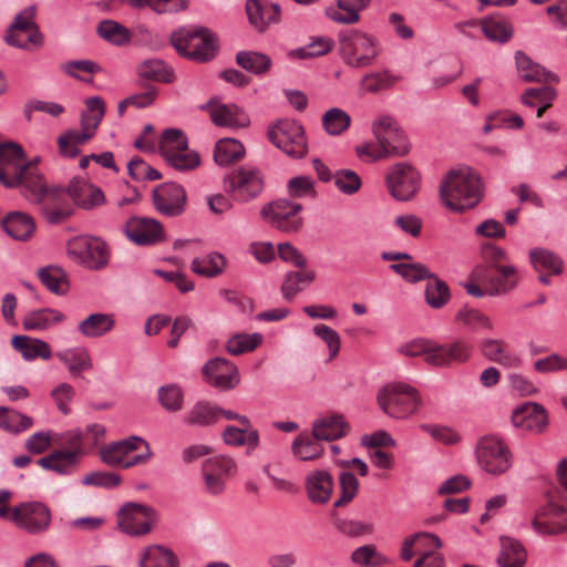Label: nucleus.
Returning a JSON list of instances; mask_svg holds the SVG:
<instances>
[{
	"label": "nucleus",
	"instance_id": "nucleus-9",
	"mask_svg": "<svg viewBox=\"0 0 567 567\" xmlns=\"http://www.w3.org/2000/svg\"><path fill=\"white\" fill-rule=\"evenodd\" d=\"M35 6H29L19 12L4 34L7 44L27 51L43 47L44 38L35 23Z\"/></svg>",
	"mask_w": 567,
	"mask_h": 567
},
{
	"label": "nucleus",
	"instance_id": "nucleus-22",
	"mask_svg": "<svg viewBox=\"0 0 567 567\" xmlns=\"http://www.w3.org/2000/svg\"><path fill=\"white\" fill-rule=\"evenodd\" d=\"M205 381L219 390H230L239 383L237 367L224 358H213L203 367Z\"/></svg>",
	"mask_w": 567,
	"mask_h": 567
},
{
	"label": "nucleus",
	"instance_id": "nucleus-21",
	"mask_svg": "<svg viewBox=\"0 0 567 567\" xmlns=\"http://www.w3.org/2000/svg\"><path fill=\"white\" fill-rule=\"evenodd\" d=\"M42 177L37 161L23 159L21 163L0 167V183L8 188L19 187L24 197L32 189V183L38 184Z\"/></svg>",
	"mask_w": 567,
	"mask_h": 567
},
{
	"label": "nucleus",
	"instance_id": "nucleus-6",
	"mask_svg": "<svg viewBox=\"0 0 567 567\" xmlns=\"http://www.w3.org/2000/svg\"><path fill=\"white\" fill-rule=\"evenodd\" d=\"M25 198L38 207L39 213L51 225L61 224L73 215V208L62 190L49 188L42 177Z\"/></svg>",
	"mask_w": 567,
	"mask_h": 567
},
{
	"label": "nucleus",
	"instance_id": "nucleus-36",
	"mask_svg": "<svg viewBox=\"0 0 567 567\" xmlns=\"http://www.w3.org/2000/svg\"><path fill=\"white\" fill-rule=\"evenodd\" d=\"M79 458L76 452L68 450H55L48 456L38 460V464L48 471H53L60 475H68L75 471Z\"/></svg>",
	"mask_w": 567,
	"mask_h": 567
},
{
	"label": "nucleus",
	"instance_id": "nucleus-48",
	"mask_svg": "<svg viewBox=\"0 0 567 567\" xmlns=\"http://www.w3.org/2000/svg\"><path fill=\"white\" fill-rule=\"evenodd\" d=\"M137 72L141 78L156 82L172 83L175 80L173 68L158 59L144 61L138 65Z\"/></svg>",
	"mask_w": 567,
	"mask_h": 567
},
{
	"label": "nucleus",
	"instance_id": "nucleus-38",
	"mask_svg": "<svg viewBox=\"0 0 567 567\" xmlns=\"http://www.w3.org/2000/svg\"><path fill=\"white\" fill-rule=\"evenodd\" d=\"M96 33L114 47H125L132 43L131 30L115 20L106 19L99 22Z\"/></svg>",
	"mask_w": 567,
	"mask_h": 567
},
{
	"label": "nucleus",
	"instance_id": "nucleus-37",
	"mask_svg": "<svg viewBox=\"0 0 567 567\" xmlns=\"http://www.w3.org/2000/svg\"><path fill=\"white\" fill-rule=\"evenodd\" d=\"M338 8L327 9V16L334 22L353 24L360 20L359 11L369 6L371 0H336Z\"/></svg>",
	"mask_w": 567,
	"mask_h": 567
},
{
	"label": "nucleus",
	"instance_id": "nucleus-33",
	"mask_svg": "<svg viewBox=\"0 0 567 567\" xmlns=\"http://www.w3.org/2000/svg\"><path fill=\"white\" fill-rule=\"evenodd\" d=\"M481 353L489 361L505 368H517L520 364L518 355L505 350V342L501 339L487 338L480 344Z\"/></svg>",
	"mask_w": 567,
	"mask_h": 567
},
{
	"label": "nucleus",
	"instance_id": "nucleus-60",
	"mask_svg": "<svg viewBox=\"0 0 567 567\" xmlns=\"http://www.w3.org/2000/svg\"><path fill=\"white\" fill-rule=\"evenodd\" d=\"M40 281L53 293L64 295L69 289L65 272L53 266L43 267L39 270Z\"/></svg>",
	"mask_w": 567,
	"mask_h": 567
},
{
	"label": "nucleus",
	"instance_id": "nucleus-42",
	"mask_svg": "<svg viewBox=\"0 0 567 567\" xmlns=\"http://www.w3.org/2000/svg\"><path fill=\"white\" fill-rule=\"evenodd\" d=\"M556 97V91L550 86V84H546L540 87H529L525 90L522 94V103L534 107L536 102L539 103V107L537 109L536 116L540 118L544 113L553 105V102Z\"/></svg>",
	"mask_w": 567,
	"mask_h": 567
},
{
	"label": "nucleus",
	"instance_id": "nucleus-46",
	"mask_svg": "<svg viewBox=\"0 0 567 567\" xmlns=\"http://www.w3.org/2000/svg\"><path fill=\"white\" fill-rule=\"evenodd\" d=\"M320 441L313 434L301 433L292 442V453L301 461L317 460L323 453Z\"/></svg>",
	"mask_w": 567,
	"mask_h": 567
},
{
	"label": "nucleus",
	"instance_id": "nucleus-58",
	"mask_svg": "<svg viewBox=\"0 0 567 567\" xmlns=\"http://www.w3.org/2000/svg\"><path fill=\"white\" fill-rule=\"evenodd\" d=\"M334 47V41L329 37H315L311 41L289 52V56L296 59L318 58L329 53Z\"/></svg>",
	"mask_w": 567,
	"mask_h": 567
},
{
	"label": "nucleus",
	"instance_id": "nucleus-30",
	"mask_svg": "<svg viewBox=\"0 0 567 567\" xmlns=\"http://www.w3.org/2000/svg\"><path fill=\"white\" fill-rule=\"evenodd\" d=\"M140 443H145V440L135 435L113 442L101 449V460L110 466H121L128 454L138 449Z\"/></svg>",
	"mask_w": 567,
	"mask_h": 567
},
{
	"label": "nucleus",
	"instance_id": "nucleus-55",
	"mask_svg": "<svg viewBox=\"0 0 567 567\" xmlns=\"http://www.w3.org/2000/svg\"><path fill=\"white\" fill-rule=\"evenodd\" d=\"M262 339V334L259 332L237 333L227 340L226 350L230 355L251 352L261 344Z\"/></svg>",
	"mask_w": 567,
	"mask_h": 567
},
{
	"label": "nucleus",
	"instance_id": "nucleus-63",
	"mask_svg": "<svg viewBox=\"0 0 567 567\" xmlns=\"http://www.w3.org/2000/svg\"><path fill=\"white\" fill-rule=\"evenodd\" d=\"M208 468L212 470V475L227 480L236 473L237 466L233 458L225 455H217L205 461L203 464V473H208Z\"/></svg>",
	"mask_w": 567,
	"mask_h": 567
},
{
	"label": "nucleus",
	"instance_id": "nucleus-28",
	"mask_svg": "<svg viewBox=\"0 0 567 567\" xmlns=\"http://www.w3.org/2000/svg\"><path fill=\"white\" fill-rule=\"evenodd\" d=\"M305 488L311 503L326 504L330 501L333 492V478L324 470L311 471L306 476Z\"/></svg>",
	"mask_w": 567,
	"mask_h": 567
},
{
	"label": "nucleus",
	"instance_id": "nucleus-12",
	"mask_svg": "<svg viewBox=\"0 0 567 567\" xmlns=\"http://www.w3.org/2000/svg\"><path fill=\"white\" fill-rule=\"evenodd\" d=\"M475 454L481 468L491 475L504 474L512 466V453L497 436L486 435L480 439Z\"/></svg>",
	"mask_w": 567,
	"mask_h": 567
},
{
	"label": "nucleus",
	"instance_id": "nucleus-61",
	"mask_svg": "<svg viewBox=\"0 0 567 567\" xmlns=\"http://www.w3.org/2000/svg\"><path fill=\"white\" fill-rule=\"evenodd\" d=\"M390 269L411 284L429 279L433 274L425 265L421 262H413L412 260L409 262L392 264L390 265Z\"/></svg>",
	"mask_w": 567,
	"mask_h": 567
},
{
	"label": "nucleus",
	"instance_id": "nucleus-13",
	"mask_svg": "<svg viewBox=\"0 0 567 567\" xmlns=\"http://www.w3.org/2000/svg\"><path fill=\"white\" fill-rule=\"evenodd\" d=\"M385 184L393 198L408 202L419 192L421 176L416 168L410 163L400 162L388 169Z\"/></svg>",
	"mask_w": 567,
	"mask_h": 567
},
{
	"label": "nucleus",
	"instance_id": "nucleus-56",
	"mask_svg": "<svg viewBox=\"0 0 567 567\" xmlns=\"http://www.w3.org/2000/svg\"><path fill=\"white\" fill-rule=\"evenodd\" d=\"M315 280V272L308 271H290L286 275L281 285V292L285 299L291 300L298 292L303 290Z\"/></svg>",
	"mask_w": 567,
	"mask_h": 567
},
{
	"label": "nucleus",
	"instance_id": "nucleus-14",
	"mask_svg": "<svg viewBox=\"0 0 567 567\" xmlns=\"http://www.w3.org/2000/svg\"><path fill=\"white\" fill-rule=\"evenodd\" d=\"M301 209L300 204L279 198L266 204L260 214L274 228L286 233H295L302 226V218L299 215Z\"/></svg>",
	"mask_w": 567,
	"mask_h": 567
},
{
	"label": "nucleus",
	"instance_id": "nucleus-20",
	"mask_svg": "<svg viewBox=\"0 0 567 567\" xmlns=\"http://www.w3.org/2000/svg\"><path fill=\"white\" fill-rule=\"evenodd\" d=\"M126 237L138 246H154L165 240L161 221L151 217L133 216L123 226Z\"/></svg>",
	"mask_w": 567,
	"mask_h": 567
},
{
	"label": "nucleus",
	"instance_id": "nucleus-19",
	"mask_svg": "<svg viewBox=\"0 0 567 567\" xmlns=\"http://www.w3.org/2000/svg\"><path fill=\"white\" fill-rule=\"evenodd\" d=\"M11 520L31 534H39L48 529L51 512L40 502L21 503L12 508Z\"/></svg>",
	"mask_w": 567,
	"mask_h": 567
},
{
	"label": "nucleus",
	"instance_id": "nucleus-18",
	"mask_svg": "<svg viewBox=\"0 0 567 567\" xmlns=\"http://www.w3.org/2000/svg\"><path fill=\"white\" fill-rule=\"evenodd\" d=\"M156 519L155 511L137 503L125 504L117 515V524L122 532L131 536L145 535Z\"/></svg>",
	"mask_w": 567,
	"mask_h": 567
},
{
	"label": "nucleus",
	"instance_id": "nucleus-16",
	"mask_svg": "<svg viewBox=\"0 0 567 567\" xmlns=\"http://www.w3.org/2000/svg\"><path fill=\"white\" fill-rule=\"evenodd\" d=\"M69 252L76 256L82 265L100 270L109 262V247L97 237H79L70 241Z\"/></svg>",
	"mask_w": 567,
	"mask_h": 567
},
{
	"label": "nucleus",
	"instance_id": "nucleus-15",
	"mask_svg": "<svg viewBox=\"0 0 567 567\" xmlns=\"http://www.w3.org/2000/svg\"><path fill=\"white\" fill-rule=\"evenodd\" d=\"M372 132L379 144L396 157L410 152V144L399 123L390 115H380L372 123Z\"/></svg>",
	"mask_w": 567,
	"mask_h": 567
},
{
	"label": "nucleus",
	"instance_id": "nucleus-17",
	"mask_svg": "<svg viewBox=\"0 0 567 567\" xmlns=\"http://www.w3.org/2000/svg\"><path fill=\"white\" fill-rule=\"evenodd\" d=\"M155 209L163 216H181L187 206V194L177 183H163L154 188L152 194Z\"/></svg>",
	"mask_w": 567,
	"mask_h": 567
},
{
	"label": "nucleus",
	"instance_id": "nucleus-7",
	"mask_svg": "<svg viewBox=\"0 0 567 567\" xmlns=\"http://www.w3.org/2000/svg\"><path fill=\"white\" fill-rule=\"evenodd\" d=\"M159 153L166 164L178 172L193 171L200 165L199 154L188 147L187 136L178 128L162 133Z\"/></svg>",
	"mask_w": 567,
	"mask_h": 567
},
{
	"label": "nucleus",
	"instance_id": "nucleus-34",
	"mask_svg": "<svg viewBox=\"0 0 567 567\" xmlns=\"http://www.w3.org/2000/svg\"><path fill=\"white\" fill-rule=\"evenodd\" d=\"M11 343L13 349L20 352L22 358L27 361H31L37 358L48 360L52 355L49 343L40 339L19 334L12 338Z\"/></svg>",
	"mask_w": 567,
	"mask_h": 567
},
{
	"label": "nucleus",
	"instance_id": "nucleus-59",
	"mask_svg": "<svg viewBox=\"0 0 567 567\" xmlns=\"http://www.w3.org/2000/svg\"><path fill=\"white\" fill-rule=\"evenodd\" d=\"M482 31L488 40L505 43L513 35V25L506 19L489 18L482 21Z\"/></svg>",
	"mask_w": 567,
	"mask_h": 567
},
{
	"label": "nucleus",
	"instance_id": "nucleus-41",
	"mask_svg": "<svg viewBox=\"0 0 567 567\" xmlns=\"http://www.w3.org/2000/svg\"><path fill=\"white\" fill-rule=\"evenodd\" d=\"M64 315L55 309L45 308L27 313L22 320L24 330H44L63 321Z\"/></svg>",
	"mask_w": 567,
	"mask_h": 567
},
{
	"label": "nucleus",
	"instance_id": "nucleus-4",
	"mask_svg": "<svg viewBox=\"0 0 567 567\" xmlns=\"http://www.w3.org/2000/svg\"><path fill=\"white\" fill-rule=\"evenodd\" d=\"M338 42L342 61L353 69H365L373 65L380 54L378 40L357 29L340 31Z\"/></svg>",
	"mask_w": 567,
	"mask_h": 567
},
{
	"label": "nucleus",
	"instance_id": "nucleus-51",
	"mask_svg": "<svg viewBox=\"0 0 567 567\" xmlns=\"http://www.w3.org/2000/svg\"><path fill=\"white\" fill-rule=\"evenodd\" d=\"M33 425L30 416L13 409L0 406V429L6 432L18 434L27 431Z\"/></svg>",
	"mask_w": 567,
	"mask_h": 567
},
{
	"label": "nucleus",
	"instance_id": "nucleus-2",
	"mask_svg": "<svg viewBox=\"0 0 567 567\" xmlns=\"http://www.w3.org/2000/svg\"><path fill=\"white\" fill-rule=\"evenodd\" d=\"M399 351L406 357H423L427 364L443 368L465 362L470 358L471 346L463 340L441 344L430 339H416L401 346Z\"/></svg>",
	"mask_w": 567,
	"mask_h": 567
},
{
	"label": "nucleus",
	"instance_id": "nucleus-3",
	"mask_svg": "<svg viewBox=\"0 0 567 567\" xmlns=\"http://www.w3.org/2000/svg\"><path fill=\"white\" fill-rule=\"evenodd\" d=\"M380 409L390 417L405 420L416 414L423 405L420 392L404 382L382 386L377 395Z\"/></svg>",
	"mask_w": 567,
	"mask_h": 567
},
{
	"label": "nucleus",
	"instance_id": "nucleus-39",
	"mask_svg": "<svg viewBox=\"0 0 567 567\" xmlns=\"http://www.w3.org/2000/svg\"><path fill=\"white\" fill-rule=\"evenodd\" d=\"M245 147L236 138L225 137L217 141L214 148V161L219 166H228L244 158Z\"/></svg>",
	"mask_w": 567,
	"mask_h": 567
},
{
	"label": "nucleus",
	"instance_id": "nucleus-1",
	"mask_svg": "<svg viewBox=\"0 0 567 567\" xmlns=\"http://www.w3.org/2000/svg\"><path fill=\"white\" fill-rule=\"evenodd\" d=\"M440 196L444 205L453 212L473 208L483 198L481 177L470 167L452 169L441 182Z\"/></svg>",
	"mask_w": 567,
	"mask_h": 567
},
{
	"label": "nucleus",
	"instance_id": "nucleus-5",
	"mask_svg": "<svg viewBox=\"0 0 567 567\" xmlns=\"http://www.w3.org/2000/svg\"><path fill=\"white\" fill-rule=\"evenodd\" d=\"M169 42L179 55L198 62L212 60L217 51L215 35L205 27H181L171 33Z\"/></svg>",
	"mask_w": 567,
	"mask_h": 567
},
{
	"label": "nucleus",
	"instance_id": "nucleus-49",
	"mask_svg": "<svg viewBox=\"0 0 567 567\" xmlns=\"http://www.w3.org/2000/svg\"><path fill=\"white\" fill-rule=\"evenodd\" d=\"M425 300L433 309H441L451 300V291L447 284L435 274H432V277L427 279Z\"/></svg>",
	"mask_w": 567,
	"mask_h": 567
},
{
	"label": "nucleus",
	"instance_id": "nucleus-35",
	"mask_svg": "<svg viewBox=\"0 0 567 567\" xmlns=\"http://www.w3.org/2000/svg\"><path fill=\"white\" fill-rule=\"evenodd\" d=\"M219 419L220 411L217 405L199 401L189 409L183 421L189 426L206 427L217 423Z\"/></svg>",
	"mask_w": 567,
	"mask_h": 567
},
{
	"label": "nucleus",
	"instance_id": "nucleus-29",
	"mask_svg": "<svg viewBox=\"0 0 567 567\" xmlns=\"http://www.w3.org/2000/svg\"><path fill=\"white\" fill-rule=\"evenodd\" d=\"M515 62L517 73L524 82H537L545 84H554L558 82V76L555 73L546 71L545 68L534 62L523 51H517L515 53Z\"/></svg>",
	"mask_w": 567,
	"mask_h": 567
},
{
	"label": "nucleus",
	"instance_id": "nucleus-50",
	"mask_svg": "<svg viewBox=\"0 0 567 567\" xmlns=\"http://www.w3.org/2000/svg\"><path fill=\"white\" fill-rule=\"evenodd\" d=\"M398 81L399 78L389 71L368 73L360 81V93H379L391 89Z\"/></svg>",
	"mask_w": 567,
	"mask_h": 567
},
{
	"label": "nucleus",
	"instance_id": "nucleus-52",
	"mask_svg": "<svg viewBox=\"0 0 567 567\" xmlns=\"http://www.w3.org/2000/svg\"><path fill=\"white\" fill-rule=\"evenodd\" d=\"M529 258L533 267L537 271L548 270L554 275L563 271L564 262L560 257L544 248H534L529 251Z\"/></svg>",
	"mask_w": 567,
	"mask_h": 567
},
{
	"label": "nucleus",
	"instance_id": "nucleus-53",
	"mask_svg": "<svg viewBox=\"0 0 567 567\" xmlns=\"http://www.w3.org/2000/svg\"><path fill=\"white\" fill-rule=\"evenodd\" d=\"M58 358L68 367L73 377L92 368V359L87 350L82 348L60 352L58 353Z\"/></svg>",
	"mask_w": 567,
	"mask_h": 567
},
{
	"label": "nucleus",
	"instance_id": "nucleus-11",
	"mask_svg": "<svg viewBox=\"0 0 567 567\" xmlns=\"http://www.w3.org/2000/svg\"><path fill=\"white\" fill-rule=\"evenodd\" d=\"M481 255L484 262L498 272V279H493L489 296L503 295L513 290L518 284L517 269L505 264L507 261L506 251L494 244H484L481 248Z\"/></svg>",
	"mask_w": 567,
	"mask_h": 567
},
{
	"label": "nucleus",
	"instance_id": "nucleus-64",
	"mask_svg": "<svg viewBox=\"0 0 567 567\" xmlns=\"http://www.w3.org/2000/svg\"><path fill=\"white\" fill-rule=\"evenodd\" d=\"M158 400L164 409L176 412L183 406L184 393L179 385L167 384L158 389Z\"/></svg>",
	"mask_w": 567,
	"mask_h": 567
},
{
	"label": "nucleus",
	"instance_id": "nucleus-45",
	"mask_svg": "<svg viewBox=\"0 0 567 567\" xmlns=\"http://www.w3.org/2000/svg\"><path fill=\"white\" fill-rule=\"evenodd\" d=\"M502 549L497 563L502 567H523L526 563V551L520 543L509 537L501 538Z\"/></svg>",
	"mask_w": 567,
	"mask_h": 567
},
{
	"label": "nucleus",
	"instance_id": "nucleus-54",
	"mask_svg": "<svg viewBox=\"0 0 567 567\" xmlns=\"http://www.w3.org/2000/svg\"><path fill=\"white\" fill-rule=\"evenodd\" d=\"M226 266L225 257L219 252H212L204 258L192 261V270L200 276L213 278L220 275Z\"/></svg>",
	"mask_w": 567,
	"mask_h": 567
},
{
	"label": "nucleus",
	"instance_id": "nucleus-24",
	"mask_svg": "<svg viewBox=\"0 0 567 567\" xmlns=\"http://www.w3.org/2000/svg\"><path fill=\"white\" fill-rule=\"evenodd\" d=\"M532 525L538 534H563L567 530V509L550 502L537 512Z\"/></svg>",
	"mask_w": 567,
	"mask_h": 567
},
{
	"label": "nucleus",
	"instance_id": "nucleus-23",
	"mask_svg": "<svg viewBox=\"0 0 567 567\" xmlns=\"http://www.w3.org/2000/svg\"><path fill=\"white\" fill-rule=\"evenodd\" d=\"M65 193L72 198L75 206L84 210L97 209L106 203L101 187L80 177L71 179Z\"/></svg>",
	"mask_w": 567,
	"mask_h": 567
},
{
	"label": "nucleus",
	"instance_id": "nucleus-25",
	"mask_svg": "<svg viewBox=\"0 0 567 567\" xmlns=\"http://www.w3.org/2000/svg\"><path fill=\"white\" fill-rule=\"evenodd\" d=\"M512 423L515 427L539 434L548 426V415L543 405L525 403L513 411Z\"/></svg>",
	"mask_w": 567,
	"mask_h": 567
},
{
	"label": "nucleus",
	"instance_id": "nucleus-10",
	"mask_svg": "<svg viewBox=\"0 0 567 567\" xmlns=\"http://www.w3.org/2000/svg\"><path fill=\"white\" fill-rule=\"evenodd\" d=\"M269 141L287 155L301 158L308 152L303 126L296 120H280L268 130Z\"/></svg>",
	"mask_w": 567,
	"mask_h": 567
},
{
	"label": "nucleus",
	"instance_id": "nucleus-31",
	"mask_svg": "<svg viewBox=\"0 0 567 567\" xmlns=\"http://www.w3.org/2000/svg\"><path fill=\"white\" fill-rule=\"evenodd\" d=\"M348 429L344 417L333 414L317 419L312 424V434L321 441H334L343 437Z\"/></svg>",
	"mask_w": 567,
	"mask_h": 567
},
{
	"label": "nucleus",
	"instance_id": "nucleus-27",
	"mask_svg": "<svg viewBox=\"0 0 567 567\" xmlns=\"http://www.w3.org/2000/svg\"><path fill=\"white\" fill-rule=\"evenodd\" d=\"M204 109L209 110L210 118L217 126L244 128L250 124L248 114L235 104H215L210 100Z\"/></svg>",
	"mask_w": 567,
	"mask_h": 567
},
{
	"label": "nucleus",
	"instance_id": "nucleus-43",
	"mask_svg": "<svg viewBox=\"0 0 567 567\" xmlns=\"http://www.w3.org/2000/svg\"><path fill=\"white\" fill-rule=\"evenodd\" d=\"M236 63L255 75H262L271 69L272 60L266 53L247 50L236 54Z\"/></svg>",
	"mask_w": 567,
	"mask_h": 567
},
{
	"label": "nucleus",
	"instance_id": "nucleus-47",
	"mask_svg": "<svg viewBox=\"0 0 567 567\" xmlns=\"http://www.w3.org/2000/svg\"><path fill=\"white\" fill-rule=\"evenodd\" d=\"M87 112L81 115V130L92 137L102 122L105 113V103L100 96H92L85 101Z\"/></svg>",
	"mask_w": 567,
	"mask_h": 567
},
{
	"label": "nucleus",
	"instance_id": "nucleus-57",
	"mask_svg": "<svg viewBox=\"0 0 567 567\" xmlns=\"http://www.w3.org/2000/svg\"><path fill=\"white\" fill-rule=\"evenodd\" d=\"M455 318L473 331H492L494 329L489 317L474 308L462 307Z\"/></svg>",
	"mask_w": 567,
	"mask_h": 567
},
{
	"label": "nucleus",
	"instance_id": "nucleus-40",
	"mask_svg": "<svg viewBox=\"0 0 567 567\" xmlns=\"http://www.w3.org/2000/svg\"><path fill=\"white\" fill-rule=\"evenodd\" d=\"M141 567H178L176 555L167 547L151 545L146 547L140 559Z\"/></svg>",
	"mask_w": 567,
	"mask_h": 567
},
{
	"label": "nucleus",
	"instance_id": "nucleus-62",
	"mask_svg": "<svg viewBox=\"0 0 567 567\" xmlns=\"http://www.w3.org/2000/svg\"><path fill=\"white\" fill-rule=\"evenodd\" d=\"M350 115L339 107H332L322 116V125L330 135H339L350 126Z\"/></svg>",
	"mask_w": 567,
	"mask_h": 567
},
{
	"label": "nucleus",
	"instance_id": "nucleus-32",
	"mask_svg": "<svg viewBox=\"0 0 567 567\" xmlns=\"http://www.w3.org/2000/svg\"><path fill=\"white\" fill-rule=\"evenodd\" d=\"M3 230L16 240H28L35 230L33 218L23 212H10L2 219Z\"/></svg>",
	"mask_w": 567,
	"mask_h": 567
},
{
	"label": "nucleus",
	"instance_id": "nucleus-26",
	"mask_svg": "<svg viewBox=\"0 0 567 567\" xmlns=\"http://www.w3.org/2000/svg\"><path fill=\"white\" fill-rule=\"evenodd\" d=\"M246 14L249 23L260 33L280 20V7L269 0H246Z\"/></svg>",
	"mask_w": 567,
	"mask_h": 567
},
{
	"label": "nucleus",
	"instance_id": "nucleus-8",
	"mask_svg": "<svg viewBox=\"0 0 567 567\" xmlns=\"http://www.w3.org/2000/svg\"><path fill=\"white\" fill-rule=\"evenodd\" d=\"M265 175L260 168L244 165L224 177V189L233 202L246 204L252 202L264 192Z\"/></svg>",
	"mask_w": 567,
	"mask_h": 567
},
{
	"label": "nucleus",
	"instance_id": "nucleus-44",
	"mask_svg": "<svg viewBox=\"0 0 567 567\" xmlns=\"http://www.w3.org/2000/svg\"><path fill=\"white\" fill-rule=\"evenodd\" d=\"M115 326L113 316L107 313H92L79 324V331L87 338H99L111 331Z\"/></svg>",
	"mask_w": 567,
	"mask_h": 567
}]
</instances>
